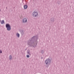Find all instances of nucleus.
<instances>
[{"mask_svg": "<svg viewBox=\"0 0 74 74\" xmlns=\"http://www.w3.org/2000/svg\"><path fill=\"white\" fill-rule=\"evenodd\" d=\"M38 38V36L37 35L33 36L30 40L28 41V45H30L31 47H33L34 48L36 47L38 42L37 41Z\"/></svg>", "mask_w": 74, "mask_h": 74, "instance_id": "f257e3e1", "label": "nucleus"}, {"mask_svg": "<svg viewBox=\"0 0 74 74\" xmlns=\"http://www.w3.org/2000/svg\"><path fill=\"white\" fill-rule=\"evenodd\" d=\"M51 59H50V58H48L47 59L45 62V63L47 65L46 66V67L48 68V67H49V66L50 65L51 63Z\"/></svg>", "mask_w": 74, "mask_h": 74, "instance_id": "f03ea898", "label": "nucleus"}, {"mask_svg": "<svg viewBox=\"0 0 74 74\" xmlns=\"http://www.w3.org/2000/svg\"><path fill=\"white\" fill-rule=\"evenodd\" d=\"M6 27L7 28V29L8 31L11 30V25L8 24H6L5 25Z\"/></svg>", "mask_w": 74, "mask_h": 74, "instance_id": "7ed1b4c3", "label": "nucleus"}, {"mask_svg": "<svg viewBox=\"0 0 74 74\" xmlns=\"http://www.w3.org/2000/svg\"><path fill=\"white\" fill-rule=\"evenodd\" d=\"M38 15V13L37 12L34 11L32 13V15L34 17H36Z\"/></svg>", "mask_w": 74, "mask_h": 74, "instance_id": "20e7f679", "label": "nucleus"}, {"mask_svg": "<svg viewBox=\"0 0 74 74\" xmlns=\"http://www.w3.org/2000/svg\"><path fill=\"white\" fill-rule=\"evenodd\" d=\"M50 21L52 23H54V21H55V18H51L50 19Z\"/></svg>", "mask_w": 74, "mask_h": 74, "instance_id": "39448f33", "label": "nucleus"}, {"mask_svg": "<svg viewBox=\"0 0 74 74\" xmlns=\"http://www.w3.org/2000/svg\"><path fill=\"white\" fill-rule=\"evenodd\" d=\"M20 32H21V34L22 36H23V35L25 34L23 30H20Z\"/></svg>", "mask_w": 74, "mask_h": 74, "instance_id": "423d86ee", "label": "nucleus"}, {"mask_svg": "<svg viewBox=\"0 0 74 74\" xmlns=\"http://www.w3.org/2000/svg\"><path fill=\"white\" fill-rule=\"evenodd\" d=\"M23 23H25L26 22H27V19L26 18H24L23 20Z\"/></svg>", "mask_w": 74, "mask_h": 74, "instance_id": "0eeeda50", "label": "nucleus"}, {"mask_svg": "<svg viewBox=\"0 0 74 74\" xmlns=\"http://www.w3.org/2000/svg\"><path fill=\"white\" fill-rule=\"evenodd\" d=\"M27 7H28V6L27 5H25L24 6V8L25 10H26L27 8Z\"/></svg>", "mask_w": 74, "mask_h": 74, "instance_id": "6e6552de", "label": "nucleus"}, {"mask_svg": "<svg viewBox=\"0 0 74 74\" xmlns=\"http://www.w3.org/2000/svg\"><path fill=\"white\" fill-rule=\"evenodd\" d=\"M27 53H28V54H29V55H31V54H30V50L28 49L27 50Z\"/></svg>", "mask_w": 74, "mask_h": 74, "instance_id": "1a4fd4ad", "label": "nucleus"}, {"mask_svg": "<svg viewBox=\"0 0 74 74\" xmlns=\"http://www.w3.org/2000/svg\"><path fill=\"white\" fill-rule=\"evenodd\" d=\"M12 56L11 55H10L9 56V59L10 60H11L12 59Z\"/></svg>", "mask_w": 74, "mask_h": 74, "instance_id": "9d476101", "label": "nucleus"}, {"mask_svg": "<svg viewBox=\"0 0 74 74\" xmlns=\"http://www.w3.org/2000/svg\"><path fill=\"white\" fill-rule=\"evenodd\" d=\"M4 20H2L1 21V24H4Z\"/></svg>", "mask_w": 74, "mask_h": 74, "instance_id": "9b49d317", "label": "nucleus"}, {"mask_svg": "<svg viewBox=\"0 0 74 74\" xmlns=\"http://www.w3.org/2000/svg\"><path fill=\"white\" fill-rule=\"evenodd\" d=\"M16 36L18 37H19V36H20V35L19 34V33H17L16 34Z\"/></svg>", "mask_w": 74, "mask_h": 74, "instance_id": "f8f14e48", "label": "nucleus"}, {"mask_svg": "<svg viewBox=\"0 0 74 74\" xmlns=\"http://www.w3.org/2000/svg\"><path fill=\"white\" fill-rule=\"evenodd\" d=\"M41 53L42 54H43V53H44V50H41Z\"/></svg>", "mask_w": 74, "mask_h": 74, "instance_id": "ddd939ff", "label": "nucleus"}, {"mask_svg": "<svg viewBox=\"0 0 74 74\" xmlns=\"http://www.w3.org/2000/svg\"><path fill=\"white\" fill-rule=\"evenodd\" d=\"M27 57L29 58H30V56L29 55H28L26 56Z\"/></svg>", "mask_w": 74, "mask_h": 74, "instance_id": "4468645a", "label": "nucleus"}, {"mask_svg": "<svg viewBox=\"0 0 74 74\" xmlns=\"http://www.w3.org/2000/svg\"><path fill=\"white\" fill-rule=\"evenodd\" d=\"M60 4V2L59 1H58V4Z\"/></svg>", "mask_w": 74, "mask_h": 74, "instance_id": "2eb2a0df", "label": "nucleus"}, {"mask_svg": "<svg viewBox=\"0 0 74 74\" xmlns=\"http://www.w3.org/2000/svg\"><path fill=\"white\" fill-rule=\"evenodd\" d=\"M0 53H2V51H1V50H0Z\"/></svg>", "mask_w": 74, "mask_h": 74, "instance_id": "dca6fc26", "label": "nucleus"}, {"mask_svg": "<svg viewBox=\"0 0 74 74\" xmlns=\"http://www.w3.org/2000/svg\"><path fill=\"white\" fill-rule=\"evenodd\" d=\"M41 59H43V57H41Z\"/></svg>", "mask_w": 74, "mask_h": 74, "instance_id": "f3484780", "label": "nucleus"}, {"mask_svg": "<svg viewBox=\"0 0 74 74\" xmlns=\"http://www.w3.org/2000/svg\"><path fill=\"white\" fill-rule=\"evenodd\" d=\"M26 50H27V48H26L25 50V51H26Z\"/></svg>", "mask_w": 74, "mask_h": 74, "instance_id": "a211bd4d", "label": "nucleus"}, {"mask_svg": "<svg viewBox=\"0 0 74 74\" xmlns=\"http://www.w3.org/2000/svg\"><path fill=\"white\" fill-rule=\"evenodd\" d=\"M0 22H1V19L0 18Z\"/></svg>", "mask_w": 74, "mask_h": 74, "instance_id": "6ab92c4d", "label": "nucleus"}, {"mask_svg": "<svg viewBox=\"0 0 74 74\" xmlns=\"http://www.w3.org/2000/svg\"><path fill=\"white\" fill-rule=\"evenodd\" d=\"M6 9H7V7H6Z\"/></svg>", "mask_w": 74, "mask_h": 74, "instance_id": "aec40b11", "label": "nucleus"}]
</instances>
